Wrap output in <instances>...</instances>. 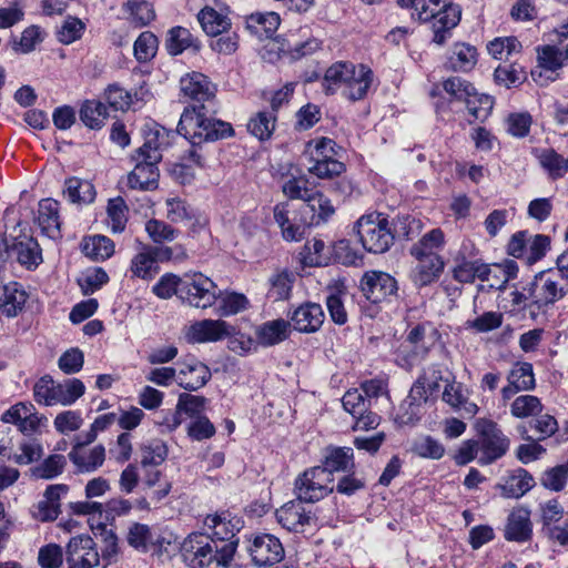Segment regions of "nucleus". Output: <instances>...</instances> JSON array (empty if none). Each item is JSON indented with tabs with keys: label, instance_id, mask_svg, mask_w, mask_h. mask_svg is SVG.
<instances>
[{
	"label": "nucleus",
	"instance_id": "42",
	"mask_svg": "<svg viewBox=\"0 0 568 568\" xmlns=\"http://www.w3.org/2000/svg\"><path fill=\"white\" fill-rule=\"evenodd\" d=\"M295 276L286 270L276 271L268 278L267 296L274 301L287 300L292 292Z\"/></svg>",
	"mask_w": 568,
	"mask_h": 568
},
{
	"label": "nucleus",
	"instance_id": "22",
	"mask_svg": "<svg viewBox=\"0 0 568 568\" xmlns=\"http://www.w3.org/2000/svg\"><path fill=\"white\" fill-rule=\"evenodd\" d=\"M9 255H14L17 261L29 270L37 267L42 262L41 248L38 242L27 235L13 240L10 244Z\"/></svg>",
	"mask_w": 568,
	"mask_h": 568
},
{
	"label": "nucleus",
	"instance_id": "10",
	"mask_svg": "<svg viewBox=\"0 0 568 568\" xmlns=\"http://www.w3.org/2000/svg\"><path fill=\"white\" fill-rule=\"evenodd\" d=\"M219 293L217 285L202 273L185 274L180 287V298L196 308L213 306Z\"/></svg>",
	"mask_w": 568,
	"mask_h": 568
},
{
	"label": "nucleus",
	"instance_id": "4",
	"mask_svg": "<svg viewBox=\"0 0 568 568\" xmlns=\"http://www.w3.org/2000/svg\"><path fill=\"white\" fill-rule=\"evenodd\" d=\"M85 392V386L79 378H68L57 383L49 375L41 377L33 387L34 399L45 406H70Z\"/></svg>",
	"mask_w": 568,
	"mask_h": 568
},
{
	"label": "nucleus",
	"instance_id": "31",
	"mask_svg": "<svg viewBox=\"0 0 568 568\" xmlns=\"http://www.w3.org/2000/svg\"><path fill=\"white\" fill-rule=\"evenodd\" d=\"M529 516V511L525 508L511 511L505 528V538L517 542L529 540L532 532Z\"/></svg>",
	"mask_w": 568,
	"mask_h": 568
},
{
	"label": "nucleus",
	"instance_id": "63",
	"mask_svg": "<svg viewBox=\"0 0 568 568\" xmlns=\"http://www.w3.org/2000/svg\"><path fill=\"white\" fill-rule=\"evenodd\" d=\"M182 280L183 277L171 273L164 274L153 286L152 291L160 298H170L174 294L180 297Z\"/></svg>",
	"mask_w": 568,
	"mask_h": 568
},
{
	"label": "nucleus",
	"instance_id": "55",
	"mask_svg": "<svg viewBox=\"0 0 568 568\" xmlns=\"http://www.w3.org/2000/svg\"><path fill=\"white\" fill-rule=\"evenodd\" d=\"M275 128V116L272 112L262 111L251 119L247 123V130L260 140H266L271 136Z\"/></svg>",
	"mask_w": 568,
	"mask_h": 568
},
{
	"label": "nucleus",
	"instance_id": "59",
	"mask_svg": "<svg viewBox=\"0 0 568 568\" xmlns=\"http://www.w3.org/2000/svg\"><path fill=\"white\" fill-rule=\"evenodd\" d=\"M413 452L423 458L440 459L445 454V447L437 439L425 436L414 443Z\"/></svg>",
	"mask_w": 568,
	"mask_h": 568
},
{
	"label": "nucleus",
	"instance_id": "6",
	"mask_svg": "<svg viewBox=\"0 0 568 568\" xmlns=\"http://www.w3.org/2000/svg\"><path fill=\"white\" fill-rule=\"evenodd\" d=\"M336 143L328 138H320L307 143L306 152L310 155L307 170L320 179H332L345 171V164L336 159Z\"/></svg>",
	"mask_w": 568,
	"mask_h": 568
},
{
	"label": "nucleus",
	"instance_id": "35",
	"mask_svg": "<svg viewBox=\"0 0 568 568\" xmlns=\"http://www.w3.org/2000/svg\"><path fill=\"white\" fill-rule=\"evenodd\" d=\"M166 48L170 54L178 55L186 49L200 50L201 43L189 29L174 27L168 32Z\"/></svg>",
	"mask_w": 568,
	"mask_h": 568
},
{
	"label": "nucleus",
	"instance_id": "47",
	"mask_svg": "<svg viewBox=\"0 0 568 568\" xmlns=\"http://www.w3.org/2000/svg\"><path fill=\"white\" fill-rule=\"evenodd\" d=\"M168 446L162 439H151L140 446L141 465L159 466L165 462L168 457Z\"/></svg>",
	"mask_w": 568,
	"mask_h": 568
},
{
	"label": "nucleus",
	"instance_id": "50",
	"mask_svg": "<svg viewBox=\"0 0 568 568\" xmlns=\"http://www.w3.org/2000/svg\"><path fill=\"white\" fill-rule=\"evenodd\" d=\"M106 118V106L100 101H85L80 110L81 121L90 129H100Z\"/></svg>",
	"mask_w": 568,
	"mask_h": 568
},
{
	"label": "nucleus",
	"instance_id": "32",
	"mask_svg": "<svg viewBox=\"0 0 568 568\" xmlns=\"http://www.w3.org/2000/svg\"><path fill=\"white\" fill-rule=\"evenodd\" d=\"M291 323L283 320H273L260 325L256 331L257 344L267 347L276 345L288 337Z\"/></svg>",
	"mask_w": 568,
	"mask_h": 568
},
{
	"label": "nucleus",
	"instance_id": "29",
	"mask_svg": "<svg viewBox=\"0 0 568 568\" xmlns=\"http://www.w3.org/2000/svg\"><path fill=\"white\" fill-rule=\"evenodd\" d=\"M468 389L455 381L447 383L443 392V400L454 409L464 413V416L473 417L478 410L475 403L468 398Z\"/></svg>",
	"mask_w": 568,
	"mask_h": 568
},
{
	"label": "nucleus",
	"instance_id": "51",
	"mask_svg": "<svg viewBox=\"0 0 568 568\" xmlns=\"http://www.w3.org/2000/svg\"><path fill=\"white\" fill-rule=\"evenodd\" d=\"M538 160L544 170L552 180L564 176L567 172V159L557 153L554 149L540 151Z\"/></svg>",
	"mask_w": 568,
	"mask_h": 568
},
{
	"label": "nucleus",
	"instance_id": "1",
	"mask_svg": "<svg viewBox=\"0 0 568 568\" xmlns=\"http://www.w3.org/2000/svg\"><path fill=\"white\" fill-rule=\"evenodd\" d=\"M217 103L193 104L186 108L178 125V132L192 144L216 141L233 135L229 122L215 119Z\"/></svg>",
	"mask_w": 568,
	"mask_h": 568
},
{
	"label": "nucleus",
	"instance_id": "23",
	"mask_svg": "<svg viewBox=\"0 0 568 568\" xmlns=\"http://www.w3.org/2000/svg\"><path fill=\"white\" fill-rule=\"evenodd\" d=\"M291 322L294 328L300 332H316L324 322V312L320 304L306 303L293 312Z\"/></svg>",
	"mask_w": 568,
	"mask_h": 568
},
{
	"label": "nucleus",
	"instance_id": "43",
	"mask_svg": "<svg viewBox=\"0 0 568 568\" xmlns=\"http://www.w3.org/2000/svg\"><path fill=\"white\" fill-rule=\"evenodd\" d=\"M444 245V233L439 229H434L426 233L418 242L413 244L409 252L414 257H425L428 255H438V250Z\"/></svg>",
	"mask_w": 568,
	"mask_h": 568
},
{
	"label": "nucleus",
	"instance_id": "49",
	"mask_svg": "<svg viewBox=\"0 0 568 568\" xmlns=\"http://www.w3.org/2000/svg\"><path fill=\"white\" fill-rule=\"evenodd\" d=\"M217 314L221 316H231L245 311L248 307V300L244 294L235 292L222 293L220 291L217 301Z\"/></svg>",
	"mask_w": 568,
	"mask_h": 568
},
{
	"label": "nucleus",
	"instance_id": "46",
	"mask_svg": "<svg viewBox=\"0 0 568 568\" xmlns=\"http://www.w3.org/2000/svg\"><path fill=\"white\" fill-rule=\"evenodd\" d=\"M463 102L471 116L475 120L485 121L494 106V99L490 95L478 93L475 87L469 91V97L465 98Z\"/></svg>",
	"mask_w": 568,
	"mask_h": 568
},
{
	"label": "nucleus",
	"instance_id": "34",
	"mask_svg": "<svg viewBox=\"0 0 568 568\" xmlns=\"http://www.w3.org/2000/svg\"><path fill=\"white\" fill-rule=\"evenodd\" d=\"M535 486L534 477L524 468L514 470L500 486L506 498H520Z\"/></svg>",
	"mask_w": 568,
	"mask_h": 568
},
{
	"label": "nucleus",
	"instance_id": "19",
	"mask_svg": "<svg viewBox=\"0 0 568 568\" xmlns=\"http://www.w3.org/2000/svg\"><path fill=\"white\" fill-rule=\"evenodd\" d=\"M297 497L276 510L277 521L283 528L290 531H302L305 526L311 525L313 519L311 511H307Z\"/></svg>",
	"mask_w": 568,
	"mask_h": 568
},
{
	"label": "nucleus",
	"instance_id": "14",
	"mask_svg": "<svg viewBox=\"0 0 568 568\" xmlns=\"http://www.w3.org/2000/svg\"><path fill=\"white\" fill-rule=\"evenodd\" d=\"M361 288L372 303H379L397 293L396 280L388 273L381 271L366 272L361 280Z\"/></svg>",
	"mask_w": 568,
	"mask_h": 568
},
{
	"label": "nucleus",
	"instance_id": "58",
	"mask_svg": "<svg viewBox=\"0 0 568 568\" xmlns=\"http://www.w3.org/2000/svg\"><path fill=\"white\" fill-rule=\"evenodd\" d=\"M525 74L526 73L523 68L515 63H510L497 67L494 72V78L496 83L510 88L521 83L526 78Z\"/></svg>",
	"mask_w": 568,
	"mask_h": 568
},
{
	"label": "nucleus",
	"instance_id": "12",
	"mask_svg": "<svg viewBox=\"0 0 568 568\" xmlns=\"http://www.w3.org/2000/svg\"><path fill=\"white\" fill-rule=\"evenodd\" d=\"M433 341L426 336L424 325H417L409 331L406 339L402 343L397 352V361L402 367L410 368L416 362L423 359Z\"/></svg>",
	"mask_w": 568,
	"mask_h": 568
},
{
	"label": "nucleus",
	"instance_id": "36",
	"mask_svg": "<svg viewBox=\"0 0 568 568\" xmlns=\"http://www.w3.org/2000/svg\"><path fill=\"white\" fill-rule=\"evenodd\" d=\"M130 272L132 276L142 280H151L159 272L156 257L153 256L150 246H144L141 252L131 260Z\"/></svg>",
	"mask_w": 568,
	"mask_h": 568
},
{
	"label": "nucleus",
	"instance_id": "33",
	"mask_svg": "<svg viewBox=\"0 0 568 568\" xmlns=\"http://www.w3.org/2000/svg\"><path fill=\"white\" fill-rule=\"evenodd\" d=\"M302 212L303 214H312L310 220L311 225H318L333 215L335 210L331 201L324 194L313 190L304 201Z\"/></svg>",
	"mask_w": 568,
	"mask_h": 568
},
{
	"label": "nucleus",
	"instance_id": "18",
	"mask_svg": "<svg viewBox=\"0 0 568 568\" xmlns=\"http://www.w3.org/2000/svg\"><path fill=\"white\" fill-rule=\"evenodd\" d=\"M508 385L503 387V400H508L518 392L531 390L536 386L532 365L527 362H518L507 376Z\"/></svg>",
	"mask_w": 568,
	"mask_h": 568
},
{
	"label": "nucleus",
	"instance_id": "64",
	"mask_svg": "<svg viewBox=\"0 0 568 568\" xmlns=\"http://www.w3.org/2000/svg\"><path fill=\"white\" fill-rule=\"evenodd\" d=\"M506 122L508 133L516 138H524L529 133L532 118L528 112H518L509 114Z\"/></svg>",
	"mask_w": 568,
	"mask_h": 568
},
{
	"label": "nucleus",
	"instance_id": "27",
	"mask_svg": "<svg viewBox=\"0 0 568 568\" xmlns=\"http://www.w3.org/2000/svg\"><path fill=\"white\" fill-rule=\"evenodd\" d=\"M204 525L212 530L210 537L214 541H224V544H231L233 558L239 544V539L235 538V530H237L236 525L232 524V521L227 519L224 514L206 516Z\"/></svg>",
	"mask_w": 568,
	"mask_h": 568
},
{
	"label": "nucleus",
	"instance_id": "54",
	"mask_svg": "<svg viewBox=\"0 0 568 568\" xmlns=\"http://www.w3.org/2000/svg\"><path fill=\"white\" fill-rule=\"evenodd\" d=\"M42 453V445L36 437L24 438L19 444L18 452L13 455V460L19 465H28L40 459Z\"/></svg>",
	"mask_w": 568,
	"mask_h": 568
},
{
	"label": "nucleus",
	"instance_id": "53",
	"mask_svg": "<svg viewBox=\"0 0 568 568\" xmlns=\"http://www.w3.org/2000/svg\"><path fill=\"white\" fill-rule=\"evenodd\" d=\"M301 254L304 264L307 266L325 265L329 260L328 250L321 239L307 241Z\"/></svg>",
	"mask_w": 568,
	"mask_h": 568
},
{
	"label": "nucleus",
	"instance_id": "9",
	"mask_svg": "<svg viewBox=\"0 0 568 568\" xmlns=\"http://www.w3.org/2000/svg\"><path fill=\"white\" fill-rule=\"evenodd\" d=\"M334 478L328 470L315 466L306 469L294 483L296 497L304 503H316L334 490Z\"/></svg>",
	"mask_w": 568,
	"mask_h": 568
},
{
	"label": "nucleus",
	"instance_id": "57",
	"mask_svg": "<svg viewBox=\"0 0 568 568\" xmlns=\"http://www.w3.org/2000/svg\"><path fill=\"white\" fill-rule=\"evenodd\" d=\"M106 211L112 232L121 233L125 229L128 221V206L124 200L121 197L111 199Z\"/></svg>",
	"mask_w": 568,
	"mask_h": 568
},
{
	"label": "nucleus",
	"instance_id": "48",
	"mask_svg": "<svg viewBox=\"0 0 568 568\" xmlns=\"http://www.w3.org/2000/svg\"><path fill=\"white\" fill-rule=\"evenodd\" d=\"M541 400L534 395H519L510 404V414L516 418L537 416L542 412Z\"/></svg>",
	"mask_w": 568,
	"mask_h": 568
},
{
	"label": "nucleus",
	"instance_id": "60",
	"mask_svg": "<svg viewBox=\"0 0 568 568\" xmlns=\"http://www.w3.org/2000/svg\"><path fill=\"white\" fill-rule=\"evenodd\" d=\"M145 231L155 243L172 242L178 235V231L163 221L150 220L145 224Z\"/></svg>",
	"mask_w": 568,
	"mask_h": 568
},
{
	"label": "nucleus",
	"instance_id": "25",
	"mask_svg": "<svg viewBox=\"0 0 568 568\" xmlns=\"http://www.w3.org/2000/svg\"><path fill=\"white\" fill-rule=\"evenodd\" d=\"M211 378L210 368L200 361L184 363L178 374V383L186 390H197Z\"/></svg>",
	"mask_w": 568,
	"mask_h": 568
},
{
	"label": "nucleus",
	"instance_id": "5",
	"mask_svg": "<svg viewBox=\"0 0 568 568\" xmlns=\"http://www.w3.org/2000/svg\"><path fill=\"white\" fill-rule=\"evenodd\" d=\"M355 229L363 247L374 254L386 252L395 239L389 221L378 212L363 215Z\"/></svg>",
	"mask_w": 568,
	"mask_h": 568
},
{
	"label": "nucleus",
	"instance_id": "40",
	"mask_svg": "<svg viewBox=\"0 0 568 568\" xmlns=\"http://www.w3.org/2000/svg\"><path fill=\"white\" fill-rule=\"evenodd\" d=\"M155 530L141 523H132L128 527L125 540L135 550L140 552L150 551Z\"/></svg>",
	"mask_w": 568,
	"mask_h": 568
},
{
	"label": "nucleus",
	"instance_id": "30",
	"mask_svg": "<svg viewBox=\"0 0 568 568\" xmlns=\"http://www.w3.org/2000/svg\"><path fill=\"white\" fill-rule=\"evenodd\" d=\"M38 224L44 235L50 239L60 236L59 203L52 199H43L39 202Z\"/></svg>",
	"mask_w": 568,
	"mask_h": 568
},
{
	"label": "nucleus",
	"instance_id": "8",
	"mask_svg": "<svg viewBox=\"0 0 568 568\" xmlns=\"http://www.w3.org/2000/svg\"><path fill=\"white\" fill-rule=\"evenodd\" d=\"M462 10L458 4L449 0H433L422 22L432 21L434 32L433 41L436 44H444L450 37V31L459 23Z\"/></svg>",
	"mask_w": 568,
	"mask_h": 568
},
{
	"label": "nucleus",
	"instance_id": "7",
	"mask_svg": "<svg viewBox=\"0 0 568 568\" xmlns=\"http://www.w3.org/2000/svg\"><path fill=\"white\" fill-rule=\"evenodd\" d=\"M528 298L538 308L552 305L568 292V280L559 272L548 270L538 273L529 284Z\"/></svg>",
	"mask_w": 568,
	"mask_h": 568
},
{
	"label": "nucleus",
	"instance_id": "16",
	"mask_svg": "<svg viewBox=\"0 0 568 568\" xmlns=\"http://www.w3.org/2000/svg\"><path fill=\"white\" fill-rule=\"evenodd\" d=\"M234 328L222 320H202L190 325L185 338L190 343H211L231 335Z\"/></svg>",
	"mask_w": 568,
	"mask_h": 568
},
{
	"label": "nucleus",
	"instance_id": "37",
	"mask_svg": "<svg viewBox=\"0 0 568 568\" xmlns=\"http://www.w3.org/2000/svg\"><path fill=\"white\" fill-rule=\"evenodd\" d=\"M281 23L276 12H255L246 18V27L252 33L262 37H271Z\"/></svg>",
	"mask_w": 568,
	"mask_h": 568
},
{
	"label": "nucleus",
	"instance_id": "38",
	"mask_svg": "<svg viewBox=\"0 0 568 568\" xmlns=\"http://www.w3.org/2000/svg\"><path fill=\"white\" fill-rule=\"evenodd\" d=\"M64 195L72 203L89 204L95 199V190L88 180L70 178L65 181Z\"/></svg>",
	"mask_w": 568,
	"mask_h": 568
},
{
	"label": "nucleus",
	"instance_id": "20",
	"mask_svg": "<svg viewBox=\"0 0 568 568\" xmlns=\"http://www.w3.org/2000/svg\"><path fill=\"white\" fill-rule=\"evenodd\" d=\"M70 460L80 473H92L100 468L105 460V448L97 445L92 448L74 445L69 453Z\"/></svg>",
	"mask_w": 568,
	"mask_h": 568
},
{
	"label": "nucleus",
	"instance_id": "26",
	"mask_svg": "<svg viewBox=\"0 0 568 568\" xmlns=\"http://www.w3.org/2000/svg\"><path fill=\"white\" fill-rule=\"evenodd\" d=\"M417 265L410 272V280L416 287H423L435 282L444 270V262L439 255L415 257Z\"/></svg>",
	"mask_w": 568,
	"mask_h": 568
},
{
	"label": "nucleus",
	"instance_id": "13",
	"mask_svg": "<svg viewBox=\"0 0 568 568\" xmlns=\"http://www.w3.org/2000/svg\"><path fill=\"white\" fill-rule=\"evenodd\" d=\"M248 552L254 565L258 567L273 566L285 557V549L280 538L271 534L255 536Z\"/></svg>",
	"mask_w": 568,
	"mask_h": 568
},
{
	"label": "nucleus",
	"instance_id": "28",
	"mask_svg": "<svg viewBox=\"0 0 568 568\" xmlns=\"http://www.w3.org/2000/svg\"><path fill=\"white\" fill-rule=\"evenodd\" d=\"M28 300V293L23 286L17 282H10L2 288L0 296V312L7 317L17 316L24 307Z\"/></svg>",
	"mask_w": 568,
	"mask_h": 568
},
{
	"label": "nucleus",
	"instance_id": "24",
	"mask_svg": "<svg viewBox=\"0 0 568 568\" xmlns=\"http://www.w3.org/2000/svg\"><path fill=\"white\" fill-rule=\"evenodd\" d=\"M166 143V132L164 128L153 126L144 132V142L135 151L132 159H142L143 161L160 162L162 160V150Z\"/></svg>",
	"mask_w": 568,
	"mask_h": 568
},
{
	"label": "nucleus",
	"instance_id": "17",
	"mask_svg": "<svg viewBox=\"0 0 568 568\" xmlns=\"http://www.w3.org/2000/svg\"><path fill=\"white\" fill-rule=\"evenodd\" d=\"M180 85L182 93L192 99L195 104L216 103L215 87L202 73L193 72L186 74L181 79Z\"/></svg>",
	"mask_w": 568,
	"mask_h": 568
},
{
	"label": "nucleus",
	"instance_id": "41",
	"mask_svg": "<svg viewBox=\"0 0 568 568\" xmlns=\"http://www.w3.org/2000/svg\"><path fill=\"white\" fill-rule=\"evenodd\" d=\"M426 381L425 376H418L404 400L402 408L407 406V413H409L405 422H413L414 418H418L420 405L427 402L429 395L426 389Z\"/></svg>",
	"mask_w": 568,
	"mask_h": 568
},
{
	"label": "nucleus",
	"instance_id": "39",
	"mask_svg": "<svg viewBox=\"0 0 568 568\" xmlns=\"http://www.w3.org/2000/svg\"><path fill=\"white\" fill-rule=\"evenodd\" d=\"M81 248L85 256L95 261H104L114 253L112 240L104 235H93L84 239Z\"/></svg>",
	"mask_w": 568,
	"mask_h": 568
},
{
	"label": "nucleus",
	"instance_id": "21",
	"mask_svg": "<svg viewBox=\"0 0 568 568\" xmlns=\"http://www.w3.org/2000/svg\"><path fill=\"white\" fill-rule=\"evenodd\" d=\"M134 169L128 175V185L133 190H152L158 185L160 162L133 159Z\"/></svg>",
	"mask_w": 568,
	"mask_h": 568
},
{
	"label": "nucleus",
	"instance_id": "15",
	"mask_svg": "<svg viewBox=\"0 0 568 568\" xmlns=\"http://www.w3.org/2000/svg\"><path fill=\"white\" fill-rule=\"evenodd\" d=\"M65 560L68 568H93L99 564V554L90 536L82 535L71 538L67 546Z\"/></svg>",
	"mask_w": 568,
	"mask_h": 568
},
{
	"label": "nucleus",
	"instance_id": "62",
	"mask_svg": "<svg viewBox=\"0 0 568 568\" xmlns=\"http://www.w3.org/2000/svg\"><path fill=\"white\" fill-rule=\"evenodd\" d=\"M83 424V419L81 413L78 410H64L59 413L54 420L53 425L57 432L61 434H69L80 429Z\"/></svg>",
	"mask_w": 568,
	"mask_h": 568
},
{
	"label": "nucleus",
	"instance_id": "61",
	"mask_svg": "<svg viewBox=\"0 0 568 568\" xmlns=\"http://www.w3.org/2000/svg\"><path fill=\"white\" fill-rule=\"evenodd\" d=\"M343 407L351 415L356 417L357 415H362V413H366L369 404V399H367L359 389H349L347 390L342 398Z\"/></svg>",
	"mask_w": 568,
	"mask_h": 568
},
{
	"label": "nucleus",
	"instance_id": "52",
	"mask_svg": "<svg viewBox=\"0 0 568 568\" xmlns=\"http://www.w3.org/2000/svg\"><path fill=\"white\" fill-rule=\"evenodd\" d=\"M476 62V49L465 43L456 44L453 54L449 58V65L455 71H469L474 68Z\"/></svg>",
	"mask_w": 568,
	"mask_h": 568
},
{
	"label": "nucleus",
	"instance_id": "3",
	"mask_svg": "<svg viewBox=\"0 0 568 568\" xmlns=\"http://www.w3.org/2000/svg\"><path fill=\"white\" fill-rule=\"evenodd\" d=\"M181 551L191 568H204L211 564L227 567L232 561L230 542L214 541L209 534L193 532L184 539Z\"/></svg>",
	"mask_w": 568,
	"mask_h": 568
},
{
	"label": "nucleus",
	"instance_id": "44",
	"mask_svg": "<svg viewBox=\"0 0 568 568\" xmlns=\"http://www.w3.org/2000/svg\"><path fill=\"white\" fill-rule=\"evenodd\" d=\"M197 20L203 31L212 37L227 31L231 26L230 20L225 16L209 7H205L199 12Z\"/></svg>",
	"mask_w": 568,
	"mask_h": 568
},
{
	"label": "nucleus",
	"instance_id": "45",
	"mask_svg": "<svg viewBox=\"0 0 568 568\" xmlns=\"http://www.w3.org/2000/svg\"><path fill=\"white\" fill-rule=\"evenodd\" d=\"M322 469L328 470L333 477L334 471H347L354 467L353 449L349 447H337L326 455Z\"/></svg>",
	"mask_w": 568,
	"mask_h": 568
},
{
	"label": "nucleus",
	"instance_id": "56",
	"mask_svg": "<svg viewBox=\"0 0 568 568\" xmlns=\"http://www.w3.org/2000/svg\"><path fill=\"white\" fill-rule=\"evenodd\" d=\"M568 480V460L544 471L540 483L552 491H561Z\"/></svg>",
	"mask_w": 568,
	"mask_h": 568
},
{
	"label": "nucleus",
	"instance_id": "11",
	"mask_svg": "<svg viewBox=\"0 0 568 568\" xmlns=\"http://www.w3.org/2000/svg\"><path fill=\"white\" fill-rule=\"evenodd\" d=\"M476 428L480 435L478 443L481 456L479 463L489 465L503 457L509 448V439L503 434L498 425L490 419H479Z\"/></svg>",
	"mask_w": 568,
	"mask_h": 568
},
{
	"label": "nucleus",
	"instance_id": "2",
	"mask_svg": "<svg viewBox=\"0 0 568 568\" xmlns=\"http://www.w3.org/2000/svg\"><path fill=\"white\" fill-rule=\"evenodd\" d=\"M373 80L374 73L365 64L336 62L326 70L323 87L327 94L342 88L346 99L358 101L367 95Z\"/></svg>",
	"mask_w": 568,
	"mask_h": 568
}]
</instances>
